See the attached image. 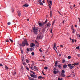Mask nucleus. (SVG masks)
Segmentation results:
<instances>
[{"label": "nucleus", "instance_id": "1", "mask_svg": "<svg viewBox=\"0 0 80 80\" xmlns=\"http://www.w3.org/2000/svg\"><path fill=\"white\" fill-rule=\"evenodd\" d=\"M32 29H33V32L36 35H37L38 34V33H37V32L38 31V29H37V28L33 27Z\"/></svg>", "mask_w": 80, "mask_h": 80}, {"label": "nucleus", "instance_id": "2", "mask_svg": "<svg viewBox=\"0 0 80 80\" xmlns=\"http://www.w3.org/2000/svg\"><path fill=\"white\" fill-rule=\"evenodd\" d=\"M68 66L69 67V68L70 70L73 69V68H74V66H72V65L70 63H69L68 64Z\"/></svg>", "mask_w": 80, "mask_h": 80}, {"label": "nucleus", "instance_id": "3", "mask_svg": "<svg viewBox=\"0 0 80 80\" xmlns=\"http://www.w3.org/2000/svg\"><path fill=\"white\" fill-rule=\"evenodd\" d=\"M30 76L31 77H32V78H37V75H33V74H32L31 73L30 74Z\"/></svg>", "mask_w": 80, "mask_h": 80}, {"label": "nucleus", "instance_id": "4", "mask_svg": "<svg viewBox=\"0 0 80 80\" xmlns=\"http://www.w3.org/2000/svg\"><path fill=\"white\" fill-rule=\"evenodd\" d=\"M51 25V24L50 23V22H48V23L46 25V27H50V26Z\"/></svg>", "mask_w": 80, "mask_h": 80}, {"label": "nucleus", "instance_id": "5", "mask_svg": "<svg viewBox=\"0 0 80 80\" xmlns=\"http://www.w3.org/2000/svg\"><path fill=\"white\" fill-rule=\"evenodd\" d=\"M21 46H22V47H25V43L24 42V41H22V45H20Z\"/></svg>", "mask_w": 80, "mask_h": 80}, {"label": "nucleus", "instance_id": "6", "mask_svg": "<svg viewBox=\"0 0 80 80\" xmlns=\"http://www.w3.org/2000/svg\"><path fill=\"white\" fill-rule=\"evenodd\" d=\"M35 44H34V43H32L31 44H30V47H35Z\"/></svg>", "mask_w": 80, "mask_h": 80}, {"label": "nucleus", "instance_id": "7", "mask_svg": "<svg viewBox=\"0 0 80 80\" xmlns=\"http://www.w3.org/2000/svg\"><path fill=\"white\" fill-rule=\"evenodd\" d=\"M58 62L57 61H56L55 64V66L57 68L58 67Z\"/></svg>", "mask_w": 80, "mask_h": 80}, {"label": "nucleus", "instance_id": "8", "mask_svg": "<svg viewBox=\"0 0 80 80\" xmlns=\"http://www.w3.org/2000/svg\"><path fill=\"white\" fill-rule=\"evenodd\" d=\"M18 16L19 17H20V15H21V13L20 12V11H18Z\"/></svg>", "mask_w": 80, "mask_h": 80}, {"label": "nucleus", "instance_id": "9", "mask_svg": "<svg viewBox=\"0 0 80 80\" xmlns=\"http://www.w3.org/2000/svg\"><path fill=\"white\" fill-rule=\"evenodd\" d=\"M38 25L39 26H43L44 25V23H43L42 24L41 22H39L38 24Z\"/></svg>", "mask_w": 80, "mask_h": 80}, {"label": "nucleus", "instance_id": "10", "mask_svg": "<svg viewBox=\"0 0 80 80\" xmlns=\"http://www.w3.org/2000/svg\"><path fill=\"white\" fill-rule=\"evenodd\" d=\"M28 4H25L23 5V7H28Z\"/></svg>", "mask_w": 80, "mask_h": 80}, {"label": "nucleus", "instance_id": "11", "mask_svg": "<svg viewBox=\"0 0 80 80\" xmlns=\"http://www.w3.org/2000/svg\"><path fill=\"white\" fill-rule=\"evenodd\" d=\"M5 70H8L9 68H8V67L7 66V65H5Z\"/></svg>", "mask_w": 80, "mask_h": 80}, {"label": "nucleus", "instance_id": "12", "mask_svg": "<svg viewBox=\"0 0 80 80\" xmlns=\"http://www.w3.org/2000/svg\"><path fill=\"white\" fill-rule=\"evenodd\" d=\"M53 49L55 50H55V48H56V43H55L54 44V47H53Z\"/></svg>", "mask_w": 80, "mask_h": 80}, {"label": "nucleus", "instance_id": "13", "mask_svg": "<svg viewBox=\"0 0 80 80\" xmlns=\"http://www.w3.org/2000/svg\"><path fill=\"white\" fill-rule=\"evenodd\" d=\"M67 67V65L66 64H64L63 65V68H66Z\"/></svg>", "mask_w": 80, "mask_h": 80}, {"label": "nucleus", "instance_id": "14", "mask_svg": "<svg viewBox=\"0 0 80 80\" xmlns=\"http://www.w3.org/2000/svg\"><path fill=\"white\" fill-rule=\"evenodd\" d=\"M61 76L62 77H65V74H64V73H61Z\"/></svg>", "mask_w": 80, "mask_h": 80}, {"label": "nucleus", "instance_id": "15", "mask_svg": "<svg viewBox=\"0 0 80 80\" xmlns=\"http://www.w3.org/2000/svg\"><path fill=\"white\" fill-rule=\"evenodd\" d=\"M34 69L36 70H37V71H38V69H37V68L36 67V66H34Z\"/></svg>", "mask_w": 80, "mask_h": 80}, {"label": "nucleus", "instance_id": "16", "mask_svg": "<svg viewBox=\"0 0 80 80\" xmlns=\"http://www.w3.org/2000/svg\"><path fill=\"white\" fill-rule=\"evenodd\" d=\"M39 4H40V5H43V4L42 3V1H40L39 3Z\"/></svg>", "mask_w": 80, "mask_h": 80}, {"label": "nucleus", "instance_id": "17", "mask_svg": "<svg viewBox=\"0 0 80 80\" xmlns=\"http://www.w3.org/2000/svg\"><path fill=\"white\" fill-rule=\"evenodd\" d=\"M78 64H79V62H75L74 63L75 65H78Z\"/></svg>", "mask_w": 80, "mask_h": 80}, {"label": "nucleus", "instance_id": "18", "mask_svg": "<svg viewBox=\"0 0 80 80\" xmlns=\"http://www.w3.org/2000/svg\"><path fill=\"white\" fill-rule=\"evenodd\" d=\"M39 39H42V38H43V37H42V35L40 34H39Z\"/></svg>", "mask_w": 80, "mask_h": 80}, {"label": "nucleus", "instance_id": "19", "mask_svg": "<svg viewBox=\"0 0 80 80\" xmlns=\"http://www.w3.org/2000/svg\"><path fill=\"white\" fill-rule=\"evenodd\" d=\"M38 79H39L40 80H41L42 78V76H39L38 77Z\"/></svg>", "mask_w": 80, "mask_h": 80}, {"label": "nucleus", "instance_id": "20", "mask_svg": "<svg viewBox=\"0 0 80 80\" xmlns=\"http://www.w3.org/2000/svg\"><path fill=\"white\" fill-rule=\"evenodd\" d=\"M37 39H40V36L39 34L37 36Z\"/></svg>", "mask_w": 80, "mask_h": 80}, {"label": "nucleus", "instance_id": "21", "mask_svg": "<svg viewBox=\"0 0 80 80\" xmlns=\"http://www.w3.org/2000/svg\"><path fill=\"white\" fill-rule=\"evenodd\" d=\"M25 45L26 46H28V45H29V44H28V43L27 42H25Z\"/></svg>", "mask_w": 80, "mask_h": 80}, {"label": "nucleus", "instance_id": "22", "mask_svg": "<svg viewBox=\"0 0 80 80\" xmlns=\"http://www.w3.org/2000/svg\"><path fill=\"white\" fill-rule=\"evenodd\" d=\"M61 72H62L61 73H65V70H62Z\"/></svg>", "mask_w": 80, "mask_h": 80}, {"label": "nucleus", "instance_id": "23", "mask_svg": "<svg viewBox=\"0 0 80 80\" xmlns=\"http://www.w3.org/2000/svg\"><path fill=\"white\" fill-rule=\"evenodd\" d=\"M9 40L11 42H12V43L13 42V41L11 39L9 38Z\"/></svg>", "mask_w": 80, "mask_h": 80}, {"label": "nucleus", "instance_id": "24", "mask_svg": "<svg viewBox=\"0 0 80 80\" xmlns=\"http://www.w3.org/2000/svg\"><path fill=\"white\" fill-rule=\"evenodd\" d=\"M42 2V0H38L37 1V3H38V2Z\"/></svg>", "mask_w": 80, "mask_h": 80}, {"label": "nucleus", "instance_id": "25", "mask_svg": "<svg viewBox=\"0 0 80 80\" xmlns=\"http://www.w3.org/2000/svg\"><path fill=\"white\" fill-rule=\"evenodd\" d=\"M55 20H54L53 22H52V25H54V24L55 23Z\"/></svg>", "mask_w": 80, "mask_h": 80}, {"label": "nucleus", "instance_id": "26", "mask_svg": "<svg viewBox=\"0 0 80 80\" xmlns=\"http://www.w3.org/2000/svg\"><path fill=\"white\" fill-rule=\"evenodd\" d=\"M30 50L31 52H32V50H33V48H30Z\"/></svg>", "mask_w": 80, "mask_h": 80}, {"label": "nucleus", "instance_id": "27", "mask_svg": "<svg viewBox=\"0 0 80 80\" xmlns=\"http://www.w3.org/2000/svg\"><path fill=\"white\" fill-rule=\"evenodd\" d=\"M49 3H50V4L51 5H52V2L51 1H49Z\"/></svg>", "mask_w": 80, "mask_h": 80}, {"label": "nucleus", "instance_id": "28", "mask_svg": "<svg viewBox=\"0 0 80 80\" xmlns=\"http://www.w3.org/2000/svg\"><path fill=\"white\" fill-rule=\"evenodd\" d=\"M68 59H70V58H71V56H68Z\"/></svg>", "mask_w": 80, "mask_h": 80}, {"label": "nucleus", "instance_id": "29", "mask_svg": "<svg viewBox=\"0 0 80 80\" xmlns=\"http://www.w3.org/2000/svg\"><path fill=\"white\" fill-rule=\"evenodd\" d=\"M45 28H43L42 29V31L43 32H45Z\"/></svg>", "mask_w": 80, "mask_h": 80}, {"label": "nucleus", "instance_id": "30", "mask_svg": "<svg viewBox=\"0 0 80 80\" xmlns=\"http://www.w3.org/2000/svg\"><path fill=\"white\" fill-rule=\"evenodd\" d=\"M30 72H31V73H32L33 74H35V72H33V71H30Z\"/></svg>", "mask_w": 80, "mask_h": 80}, {"label": "nucleus", "instance_id": "31", "mask_svg": "<svg viewBox=\"0 0 80 80\" xmlns=\"http://www.w3.org/2000/svg\"><path fill=\"white\" fill-rule=\"evenodd\" d=\"M54 74H57V72L56 71H53Z\"/></svg>", "mask_w": 80, "mask_h": 80}, {"label": "nucleus", "instance_id": "32", "mask_svg": "<svg viewBox=\"0 0 80 80\" xmlns=\"http://www.w3.org/2000/svg\"><path fill=\"white\" fill-rule=\"evenodd\" d=\"M24 41L25 43H27V39H24Z\"/></svg>", "mask_w": 80, "mask_h": 80}, {"label": "nucleus", "instance_id": "33", "mask_svg": "<svg viewBox=\"0 0 80 80\" xmlns=\"http://www.w3.org/2000/svg\"><path fill=\"white\" fill-rule=\"evenodd\" d=\"M26 62L27 63H29V61L28 59L26 60Z\"/></svg>", "mask_w": 80, "mask_h": 80}, {"label": "nucleus", "instance_id": "34", "mask_svg": "<svg viewBox=\"0 0 80 80\" xmlns=\"http://www.w3.org/2000/svg\"><path fill=\"white\" fill-rule=\"evenodd\" d=\"M11 10H12V12H14V10L13 9V8H12Z\"/></svg>", "mask_w": 80, "mask_h": 80}, {"label": "nucleus", "instance_id": "35", "mask_svg": "<svg viewBox=\"0 0 80 80\" xmlns=\"http://www.w3.org/2000/svg\"><path fill=\"white\" fill-rule=\"evenodd\" d=\"M44 69H45V70H46L47 69H48V67H44Z\"/></svg>", "mask_w": 80, "mask_h": 80}, {"label": "nucleus", "instance_id": "36", "mask_svg": "<svg viewBox=\"0 0 80 80\" xmlns=\"http://www.w3.org/2000/svg\"><path fill=\"white\" fill-rule=\"evenodd\" d=\"M31 55L32 56H33V55H34V52H32L31 53Z\"/></svg>", "mask_w": 80, "mask_h": 80}, {"label": "nucleus", "instance_id": "37", "mask_svg": "<svg viewBox=\"0 0 80 80\" xmlns=\"http://www.w3.org/2000/svg\"><path fill=\"white\" fill-rule=\"evenodd\" d=\"M48 7L50 8H52V7H51V5H50V4H49L48 5Z\"/></svg>", "mask_w": 80, "mask_h": 80}, {"label": "nucleus", "instance_id": "38", "mask_svg": "<svg viewBox=\"0 0 80 80\" xmlns=\"http://www.w3.org/2000/svg\"><path fill=\"white\" fill-rule=\"evenodd\" d=\"M72 33H75V29H73L72 30Z\"/></svg>", "mask_w": 80, "mask_h": 80}, {"label": "nucleus", "instance_id": "39", "mask_svg": "<svg viewBox=\"0 0 80 80\" xmlns=\"http://www.w3.org/2000/svg\"><path fill=\"white\" fill-rule=\"evenodd\" d=\"M26 68L27 69V70H28V71H29V70H30V69H29V68L28 67H27Z\"/></svg>", "mask_w": 80, "mask_h": 80}, {"label": "nucleus", "instance_id": "40", "mask_svg": "<svg viewBox=\"0 0 80 80\" xmlns=\"http://www.w3.org/2000/svg\"><path fill=\"white\" fill-rule=\"evenodd\" d=\"M7 24L8 25H10V24H11V23H10V22H9L7 23Z\"/></svg>", "mask_w": 80, "mask_h": 80}, {"label": "nucleus", "instance_id": "41", "mask_svg": "<svg viewBox=\"0 0 80 80\" xmlns=\"http://www.w3.org/2000/svg\"><path fill=\"white\" fill-rule=\"evenodd\" d=\"M76 48V49H79V48H80V47L79 46L77 47Z\"/></svg>", "mask_w": 80, "mask_h": 80}, {"label": "nucleus", "instance_id": "42", "mask_svg": "<svg viewBox=\"0 0 80 80\" xmlns=\"http://www.w3.org/2000/svg\"><path fill=\"white\" fill-rule=\"evenodd\" d=\"M62 63H65V60H64V59L62 60Z\"/></svg>", "mask_w": 80, "mask_h": 80}, {"label": "nucleus", "instance_id": "43", "mask_svg": "<svg viewBox=\"0 0 80 80\" xmlns=\"http://www.w3.org/2000/svg\"><path fill=\"white\" fill-rule=\"evenodd\" d=\"M71 29L73 30V25H72L71 26Z\"/></svg>", "mask_w": 80, "mask_h": 80}, {"label": "nucleus", "instance_id": "44", "mask_svg": "<svg viewBox=\"0 0 80 80\" xmlns=\"http://www.w3.org/2000/svg\"><path fill=\"white\" fill-rule=\"evenodd\" d=\"M27 50L28 52H30V49H29V48H27Z\"/></svg>", "mask_w": 80, "mask_h": 80}, {"label": "nucleus", "instance_id": "45", "mask_svg": "<svg viewBox=\"0 0 80 80\" xmlns=\"http://www.w3.org/2000/svg\"><path fill=\"white\" fill-rule=\"evenodd\" d=\"M22 64H23V65H24V66L26 65V63H25V62H23Z\"/></svg>", "mask_w": 80, "mask_h": 80}, {"label": "nucleus", "instance_id": "46", "mask_svg": "<svg viewBox=\"0 0 80 80\" xmlns=\"http://www.w3.org/2000/svg\"><path fill=\"white\" fill-rule=\"evenodd\" d=\"M47 22H48V20L47 19H46L44 22V23H47Z\"/></svg>", "mask_w": 80, "mask_h": 80}, {"label": "nucleus", "instance_id": "47", "mask_svg": "<svg viewBox=\"0 0 80 80\" xmlns=\"http://www.w3.org/2000/svg\"><path fill=\"white\" fill-rule=\"evenodd\" d=\"M5 42H9V41L8 40V39H7V40H6Z\"/></svg>", "mask_w": 80, "mask_h": 80}, {"label": "nucleus", "instance_id": "48", "mask_svg": "<svg viewBox=\"0 0 80 80\" xmlns=\"http://www.w3.org/2000/svg\"><path fill=\"white\" fill-rule=\"evenodd\" d=\"M63 80V78L60 79V78H58V80Z\"/></svg>", "mask_w": 80, "mask_h": 80}, {"label": "nucleus", "instance_id": "49", "mask_svg": "<svg viewBox=\"0 0 80 80\" xmlns=\"http://www.w3.org/2000/svg\"><path fill=\"white\" fill-rule=\"evenodd\" d=\"M54 71H57V69L55 68H54L53 69Z\"/></svg>", "mask_w": 80, "mask_h": 80}, {"label": "nucleus", "instance_id": "50", "mask_svg": "<svg viewBox=\"0 0 80 80\" xmlns=\"http://www.w3.org/2000/svg\"><path fill=\"white\" fill-rule=\"evenodd\" d=\"M24 60H25L24 58H22V61H24Z\"/></svg>", "mask_w": 80, "mask_h": 80}, {"label": "nucleus", "instance_id": "51", "mask_svg": "<svg viewBox=\"0 0 80 80\" xmlns=\"http://www.w3.org/2000/svg\"><path fill=\"white\" fill-rule=\"evenodd\" d=\"M58 68H61V65H58Z\"/></svg>", "mask_w": 80, "mask_h": 80}, {"label": "nucleus", "instance_id": "52", "mask_svg": "<svg viewBox=\"0 0 80 80\" xmlns=\"http://www.w3.org/2000/svg\"><path fill=\"white\" fill-rule=\"evenodd\" d=\"M50 17H52V12L51 11H50Z\"/></svg>", "mask_w": 80, "mask_h": 80}, {"label": "nucleus", "instance_id": "53", "mask_svg": "<svg viewBox=\"0 0 80 80\" xmlns=\"http://www.w3.org/2000/svg\"><path fill=\"white\" fill-rule=\"evenodd\" d=\"M75 42V40H74V39H72V42Z\"/></svg>", "mask_w": 80, "mask_h": 80}, {"label": "nucleus", "instance_id": "54", "mask_svg": "<svg viewBox=\"0 0 80 80\" xmlns=\"http://www.w3.org/2000/svg\"><path fill=\"white\" fill-rule=\"evenodd\" d=\"M77 55H78V57H80L79 54H77Z\"/></svg>", "mask_w": 80, "mask_h": 80}, {"label": "nucleus", "instance_id": "55", "mask_svg": "<svg viewBox=\"0 0 80 80\" xmlns=\"http://www.w3.org/2000/svg\"><path fill=\"white\" fill-rule=\"evenodd\" d=\"M39 51L40 52H42V50H41V49H39Z\"/></svg>", "mask_w": 80, "mask_h": 80}, {"label": "nucleus", "instance_id": "56", "mask_svg": "<svg viewBox=\"0 0 80 80\" xmlns=\"http://www.w3.org/2000/svg\"><path fill=\"white\" fill-rule=\"evenodd\" d=\"M21 68L22 70H23V66H21Z\"/></svg>", "mask_w": 80, "mask_h": 80}, {"label": "nucleus", "instance_id": "57", "mask_svg": "<svg viewBox=\"0 0 80 80\" xmlns=\"http://www.w3.org/2000/svg\"><path fill=\"white\" fill-rule=\"evenodd\" d=\"M42 73L43 75H44L45 76L46 75V74H45L43 72H42Z\"/></svg>", "mask_w": 80, "mask_h": 80}, {"label": "nucleus", "instance_id": "58", "mask_svg": "<svg viewBox=\"0 0 80 80\" xmlns=\"http://www.w3.org/2000/svg\"><path fill=\"white\" fill-rule=\"evenodd\" d=\"M0 66H1V67H2L3 65L1 63H0Z\"/></svg>", "mask_w": 80, "mask_h": 80}, {"label": "nucleus", "instance_id": "59", "mask_svg": "<svg viewBox=\"0 0 80 80\" xmlns=\"http://www.w3.org/2000/svg\"><path fill=\"white\" fill-rule=\"evenodd\" d=\"M30 80H34V78H31V79H30Z\"/></svg>", "mask_w": 80, "mask_h": 80}, {"label": "nucleus", "instance_id": "60", "mask_svg": "<svg viewBox=\"0 0 80 80\" xmlns=\"http://www.w3.org/2000/svg\"><path fill=\"white\" fill-rule=\"evenodd\" d=\"M72 6H70V7L71 9H72Z\"/></svg>", "mask_w": 80, "mask_h": 80}, {"label": "nucleus", "instance_id": "61", "mask_svg": "<svg viewBox=\"0 0 80 80\" xmlns=\"http://www.w3.org/2000/svg\"><path fill=\"white\" fill-rule=\"evenodd\" d=\"M52 28L51 31V33H52Z\"/></svg>", "mask_w": 80, "mask_h": 80}, {"label": "nucleus", "instance_id": "62", "mask_svg": "<svg viewBox=\"0 0 80 80\" xmlns=\"http://www.w3.org/2000/svg\"><path fill=\"white\" fill-rule=\"evenodd\" d=\"M21 53H22V54H23V50H22L21 51Z\"/></svg>", "mask_w": 80, "mask_h": 80}, {"label": "nucleus", "instance_id": "63", "mask_svg": "<svg viewBox=\"0 0 80 80\" xmlns=\"http://www.w3.org/2000/svg\"><path fill=\"white\" fill-rule=\"evenodd\" d=\"M35 43H38V42L37 41L35 40Z\"/></svg>", "mask_w": 80, "mask_h": 80}, {"label": "nucleus", "instance_id": "64", "mask_svg": "<svg viewBox=\"0 0 80 80\" xmlns=\"http://www.w3.org/2000/svg\"><path fill=\"white\" fill-rule=\"evenodd\" d=\"M60 47H63V46L62 45H61L60 46Z\"/></svg>", "mask_w": 80, "mask_h": 80}]
</instances>
